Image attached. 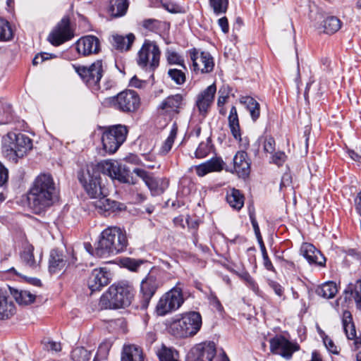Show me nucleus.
I'll list each match as a JSON object with an SVG mask.
<instances>
[{
	"mask_svg": "<svg viewBox=\"0 0 361 361\" xmlns=\"http://www.w3.org/2000/svg\"><path fill=\"white\" fill-rule=\"evenodd\" d=\"M8 178V169L0 162V186L4 185Z\"/></svg>",
	"mask_w": 361,
	"mask_h": 361,
	"instance_id": "52",
	"label": "nucleus"
},
{
	"mask_svg": "<svg viewBox=\"0 0 361 361\" xmlns=\"http://www.w3.org/2000/svg\"><path fill=\"white\" fill-rule=\"evenodd\" d=\"M133 173L136 174L137 176L140 177L145 182L146 185L150 183L153 178L151 173L142 169H135Z\"/></svg>",
	"mask_w": 361,
	"mask_h": 361,
	"instance_id": "48",
	"label": "nucleus"
},
{
	"mask_svg": "<svg viewBox=\"0 0 361 361\" xmlns=\"http://www.w3.org/2000/svg\"><path fill=\"white\" fill-rule=\"evenodd\" d=\"M161 51L156 42L146 39L137 52L136 61L139 66L154 71L159 65Z\"/></svg>",
	"mask_w": 361,
	"mask_h": 361,
	"instance_id": "7",
	"label": "nucleus"
},
{
	"mask_svg": "<svg viewBox=\"0 0 361 361\" xmlns=\"http://www.w3.org/2000/svg\"><path fill=\"white\" fill-rule=\"evenodd\" d=\"M73 361H90V353L82 347L75 348L72 351Z\"/></svg>",
	"mask_w": 361,
	"mask_h": 361,
	"instance_id": "43",
	"label": "nucleus"
},
{
	"mask_svg": "<svg viewBox=\"0 0 361 361\" xmlns=\"http://www.w3.org/2000/svg\"><path fill=\"white\" fill-rule=\"evenodd\" d=\"M251 222L257 239L261 238L259 228L255 219L251 218Z\"/></svg>",
	"mask_w": 361,
	"mask_h": 361,
	"instance_id": "62",
	"label": "nucleus"
},
{
	"mask_svg": "<svg viewBox=\"0 0 361 361\" xmlns=\"http://www.w3.org/2000/svg\"><path fill=\"white\" fill-rule=\"evenodd\" d=\"M344 300L347 302L353 299L358 309L361 310V281L350 283L343 292Z\"/></svg>",
	"mask_w": 361,
	"mask_h": 361,
	"instance_id": "28",
	"label": "nucleus"
},
{
	"mask_svg": "<svg viewBox=\"0 0 361 361\" xmlns=\"http://www.w3.org/2000/svg\"><path fill=\"white\" fill-rule=\"evenodd\" d=\"M168 185V180L163 179H156L153 177L150 183L147 186L150 190L152 195H157L163 193Z\"/></svg>",
	"mask_w": 361,
	"mask_h": 361,
	"instance_id": "39",
	"label": "nucleus"
},
{
	"mask_svg": "<svg viewBox=\"0 0 361 361\" xmlns=\"http://www.w3.org/2000/svg\"><path fill=\"white\" fill-rule=\"evenodd\" d=\"M141 261H137L133 259H127L125 261V266L128 268L130 270L132 271H136L137 269L140 267L141 264Z\"/></svg>",
	"mask_w": 361,
	"mask_h": 361,
	"instance_id": "53",
	"label": "nucleus"
},
{
	"mask_svg": "<svg viewBox=\"0 0 361 361\" xmlns=\"http://www.w3.org/2000/svg\"><path fill=\"white\" fill-rule=\"evenodd\" d=\"M42 257L41 252L35 255L34 247L30 244L25 245L20 252V260L23 264L33 271L39 268Z\"/></svg>",
	"mask_w": 361,
	"mask_h": 361,
	"instance_id": "18",
	"label": "nucleus"
},
{
	"mask_svg": "<svg viewBox=\"0 0 361 361\" xmlns=\"http://www.w3.org/2000/svg\"><path fill=\"white\" fill-rule=\"evenodd\" d=\"M168 75L178 85L183 84L185 81V75L181 70L176 68L169 69Z\"/></svg>",
	"mask_w": 361,
	"mask_h": 361,
	"instance_id": "45",
	"label": "nucleus"
},
{
	"mask_svg": "<svg viewBox=\"0 0 361 361\" xmlns=\"http://www.w3.org/2000/svg\"><path fill=\"white\" fill-rule=\"evenodd\" d=\"M300 254L310 264L322 266L326 262L325 257L310 243H303L300 247Z\"/></svg>",
	"mask_w": 361,
	"mask_h": 361,
	"instance_id": "22",
	"label": "nucleus"
},
{
	"mask_svg": "<svg viewBox=\"0 0 361 361\" xmlns=\"http://www.w3.org/2000/svg\"><path fill=\"white\" fill-rule=\"evenodd\" d=\"M143 27L150 31H156L159 27V22L154 19H147L143 21Z\"/></svg>",
	"mask_w": 361,
	"mask_h": 361,
	"instance_id": "49",
	"label": "nucleus"
},
{
	"mask_svg": "<svg viewBox=\"0 0 361 361\" xmlns=\"http://www.w3.org/2000/svg\"><path fill=\"white\" fill-rule=\"evenodd\" d=\"M109 100L112 106L123 112L135 111L140 104L138 94L133 90L123 91Z\"/></svg>",
	"mask_w": 361,
	"mask_h": 361,
	"instance_id": "10",
	"label": "nucleus"
},
{
	"mask_svg": "<svg viewBox=\"0 0 361 361\" xmlns=\"http://www.w3.org/2000/svg\"><path fill=\"white\" fill-rule=\"evenodd\" d=\"M16 301L19 305H27L35 301V295L27 290H11Z\"/></svg>",
	"mask_w": 361,
	"mask_h": 361,
	"instance_id": "36",
	"label": "nucleus"
},
{
	"mask_svg": "<svg viewBox=\"0 0 361 361\" xmlns=\"http://www.w3.org/2000/svg\"><path fill=\"white\" fill-rule=\"evenodd\" d=\"M56 198V190L52 177L41 174L35 179L30 189L28 200L35 213H40L53 204Z\"/></svg>",
	"mask_w": 361,
	"mask_h": 361,
	"instance_id": "2",
	"label": "nucleus"
},
{
	"mask_svg": "<svg viewBox=\"0 0 361 361\" xmlns=\"http://www.w3.org/2000/svg\"><path fill=\"white\" fill-rule=\"evenodd\" d=\"M73 37L68 18H63L54 27L48 37V40L55 46L70 40Z\"/></svg>",
	"mask_w": 361,
	"mask_h": 361,
	"instance_id": "14",
	"label": "nucleus"
},
{
	"mask_svg": "<svg viewBox=\"0 0 361 361\" xmlns=\"http://www.w3.org/2000/svg\"><path fill=\"white\" fill-rule=\"evenodd\" d=\"M121 361H144L142 349L135 345H126L123 348Z\"/></svg>",
	"mask_w": 361,
	"mask_h": 361,
	"instance_id": "30",
	"label": "nucleus"
},
{
	"mask_svg": "<svg viewBox=\"0 0 361 361\" xmlns=\"http://www.w3.org/2000/svg\"><path fill=\"white\" fill-rule=\"evenodd\" d=\"M219 25L224 33L228 32V20L226 17H223L219 20Z\"/></svg>",
	"mask_w": 361,
	"mask_h": 361,
	"instance_id": "59",
	"label": "nucleus"
},
{
	"mask_svg": "<svg viewBox=\"0 0 361 361\" xmlns=\"http://www.w3.org/2000/svg\"><path fill=\"white\" fill-rule=\"evenodd\" d=\"M157 355L160 361H178V352L166 346L161 347Z\"/></svg>",
	"mask_w": 361,
	"mask_h": 361,
	"instance_id": "41",
	"label": "nucleus"
},
{
	"mask_svg": "<svg viewBox=\"0 0 361 361\" xmlns=\"http://www.w3.org/2000/svg\"><path fill=\"white\" fill-rule=\"evenodd\" d=\"M183 302L182 289L176 286L159 298L156 306V312L159 316L166 315L178 310Z\"/></svg>",
	"mask_w": 361,
	"mask_h": 361,
	"instance_id": "8",
	"label": "nucleus"
},
{
	"mask_svg": "<svg viewBox=\"0 0 361 361\" xmlns=\"http://www.w3.org/2000/svg\"><path fill=\"white\" fill-rule=\"evenodd\" d=\"M226 200L229 205L237 210L240 209L244 204V196L235 188H232L228 192Z\"/></svg>",
	"mask_w": 361,
	"mask_h": 361,
	"instance_id": "35",
	"label": "nucleus"
},
{
	"mask_svg": "<svg viewBox=\"0 0 361 361\" xmlns=\"http://www.w3.org/2000/svg\"><path fill=\"white\" fill-rule=\"evenodd\" d=\"M343 325L346 336L349 340H353L355 349L361 346V337L357 336L354 324L352 321V315L350 312L344 311L343 314Z\"/></svg>",
	"mask_w": 361,
	"mask_h": 361,
	"instance_id": "23",
	"label": "nucleus"
},
{
	"mask_svg": "<svg viewBox=\"0 0 361 361\" xmlns=\"http://www.w3.org/2000/svg\"><path fill=\"white\" fill-rule=\"evenodd\" d=\"M109 283V274L104 269H94L87 281V286L92 292L99 290Z\"/></svg>",
	"mask_w": 361,
	"mask_h": 361,
	"instance_id": "20",
	"label": "nucleus"
},
{
	"mask_svg": "<svg viewBox=\"0 0 361 361\" xmlns=\"http://www.w3.org/2000/svg\"><path fill=\"white\" fill-rule=\"evenodd\" d=\"M75 262V257L73 256L71 261H68L61 251L51 250L49 261V270L51 273H57L62 270L66 265Z\"/></svg>",
	"mask_w": 361,
	"mask_h": 361,
	"instance_id": "21",
	"label": "nucleus"
},
{
	"mask_svg": "<svg viewBox=\"0 0 361 361\" xmlns=\"http://www.w3.org/2000/svg\"><path fill=\"white\" fill-rule=\"evenodd\" d=\"M75 45L78 52L83 56L97 54L100 49L99 40L93 35L81 37L78 40Z\"/></svg>",
	"mask_w": 361,
	"mask_h": 361,
	"instance_id": "17",
	"label": "nucleus"
},
{
	"mask_svg": "<svg viewBox=\"0 0 361 361\" xmlns=\"http://www.w3.org/2000/svg\"><path fill=\"white\" fill-rule=\"evenodd\" d=\"M190 59L192 61L193 69L196 72L207 73L212 71L214 63L209 52L198 51L193 49L190 51Z\"/></svg>",
	"mask_w": 361,
	"mask_h": 361,
	"instance_id": "15",
	"label": "nucleus"
},
{
	"mask_svg": "<svg viewBox=\"0 0 361 361\" xmlns=\"http://www.w3.org/2000/svg\"><path fill=\"white\" fill-rule=\"evenodd\" d=\"M128 245L126 233L114 226L104 230L95 247V255L106 257L123 252Z\"/></svg>",
	"mask_w": 361,
	"mask_h": 361,
	"instance_id": "3",
	"label": "nucleus"
},
{
	"mask_svg": "<svg viewBox=\"0 0 361 361\" xmlns=\"http://www.w3.org/2000/svg\"><path fill=\"white\" fill-rule=\"evenodd\" d=\"M102 173L122 183L133 185L136 183V180L130 176L129 171L116 161H106L98 165H87L81 171L78 178L91 198L97 199L102 196H107L108 189L101 176Z\"/></svg>",
	"mask_w": 361,
	"mask_h": 361,
	"instance_id": "1",
	"label": "nucleus"
},
{
	"mask_svg": "<svg viewBox=\"0 0 361 361\" xmlns=\"http://www.w3.org/2000/svg\"><path fill=\"white\" fill-rule=\"evenodd\" d=\"M355 202L357 209L361 212V191L357 193Z\"/></svg>",
	"mask_w": 361,
	"mask_h": 361,
	"instance_id": "64",
	"label": "nucleus"
},
{
	"mask_svg": "<svg viewBox=\"0 0 361 361\" xmlns=\"http://www.w3.org/2000/svg\"><path fill=\"white\" fill-rule=\"evenodd\" d=\"M264 259V265L268 270H272L273 269V265L270 261V259L268 257V255L263 257Z\"/></svg>",
	"mask_w": 361,
	"mask_h": 361,
	"instance_id": "63",
	"label": "nucleus"
},
{
	"mask_svg": "<svg viewBox=\"0 0 361 361\" xmlns=\"http://www.w3.org/2000/svg\"><path fill=\"white\" fill-rule=\"evenodd\" d=\"M270 350L272 353L281 355L286 360L291 359L293 354L299 350V345L289 341L282 336L272 338L269 341Z\"/></svg>",
	"mask_w": 361,
	"mask_h": 361,
	"instance_id": "12",
	"label": "nucleus"
},
{
	"mask_svg": "<svg viewBox=\"0 0 361 361\" xmlns=\"http://www.w3.org/2000/svg\"><path fill=\"white\" fill-rule=\"evenodd\" d=\"M228 124L231 133L234 138L238 140L239 142H242L239 126V120L237 114V110L235 106H232L230 110V114L228 116Z\"/></svg>",
	"mask_w": 361,
	"mask_h": 361,
	"instance_id": "32",
	"label": "nucleus"
},
{
	"mask_svg": "<svg viewBox=\"0 0 361 361\" xmlns=\"http://www.w3.org/2000/svg\"><path fill=\"white\" fill-rule=\"evenodd\" d=\"M201 326L200 314L190 312L173 317L169 325V331L177 338H188L195 336Z\"/></svg>",
	"mask_w": 361,
	"mask_h": 361,
	"instance_id": "4",
	"label": "nucleus"
},
{
	"mask_svg": "<svg viewBox=\"0 0 361 361\" xmlns=\"http://www.w3.org/2000/svg\"><path fill=\"white\" fill-rule=\"evenodd\" d=\"M164 7L169 12L172 13H177L181 12V8L173 3H166L164 4Z\"/></svg>",
	"mask_w": 361,
	"mask_h": 361,
	"instance_id": "56",
	"label": "nucleus"
},
{
	"mask_svg": "<svg viewBox=\"0 0 361 361\" xmlns=\"http://www.w3.org/2000/svg\"><path fill=\"white\" fill-rule=\"evenodd\" d=\"M161 283L159 277L154 274L153 272L149 273L140 284V292L145 302L149 303L151 298L155 294L157 290L161 286Z\"/></svg>",
	"mask_w": 361,
	"mask_h": 361,
	"instance_id": "16",
	"label": "nucleus"
},
{
	"mask_svg": "<svg viewBox=\"0 0 361 361\" xmlns=\"http://www.w3.org/2000/svg\"><path fill=\"white\" fill-rule=\"evenodd\" d=\"M75 71L80 75L82 79L90 87L99 88V82L102 78L103 67L102 61H97L90 66H73Z\"/></svg>",
	"mask_w": 361,
	"mask_h": 361,
	"instance_id": "11",
	"label": "nucleus"
},
{
	"mask_svg": "<svg viewBox=\"0 0 361 361\" xmlns=\"http://www.w3.org/2000/svg\"><path fill=\"white\" fill-rule=\"evenodd\" d=\"M177 131H178V127H177L176 124H173L168 137L163 142V144L161 145V146L160 147V149H159L160 154L166 155L171 149L173 144L174 142V140L176 137Z\"/></svg>",
	"mask_w": 361,
	"mask_h": 361,
	"instance_id": "38",
	"label": "nucleus"
},
{
	"mask_svg": "<svg viewBox=\"0 0 361 361\" xmlns=\"http://www.w3.org/2000/svg\"><path fill=\"white\" fill-rule=\"evenodd\" d=\"M286 159V155L283 152H277L272 156V161L278 166H281Z\"/></svg>",
	"mask_w": 361,
	"mask_h": 361,
	"instance_id": "50",
	"label": "nucleus"
},
{
	"mask_svg": "<svg viewBox=\"0 0 361 361\" xmlns=\"http://www.w3.org/2000/svg\"><path fill=\"white\" fill-rule=\"evenodd\" d=\"M216 91V85L212 84L198 94L196 105L202 115L205 116L207 113L213 103Z\"/></svg>",
	"mask_w": 361,
	"mask_h": 361,
	"instance_id": "19",
	"label": "nucleus"
},
{
	"mask_svg": "<svg viewBox=\"0 0 361 361\" xmlns=\"http://www.w3.org/2000/svg\"><path fill=\"white\" fill-rule=\"evenodd\" d=\"M128 7L127 0H110L109 13L113 17L123 16Z\"/></svg>",
	"mask_w": 361,
	"mask_h": 361,
	"instance_id": "34",
	"label": "nucleus"
},
{
	"mask_svg": "<svg viewBox=\"0 0 361 361\" xmlns=\"http://www.w3.org/2000/svg\"><path fill=\"white\" fill-rule=\"evenodd\" d=\"M337 292L336 284L331 281L322 284L317 289V293L324 298H332Z\"/></svg>",
	"mask_w": 361,
	"mask_h": 361,
	"instance_id": "37",
	"label": "nucleus"
},
{
	"mask_svg": "<svg viewBox=\"0 0 361 361\" xmlns=\"http://www.w3.org/2000/svg\"><path fill=\"white\" fill-rule=\"evenodd\" d=\"M216 355L214 342H203L195 345L187 355V361H212Z\"/></svg>",
	"mask_w": 361,
	"mask_h": 361,
	"instance_id": "13",
	"label": "nucleus"
},
{
	"mask_svg": "<svg viewBox=\"0 0 361 361\" xmlns=\"http://www.w3.org/2000/svg\"><path fill=\"white\" fill-rule=\"evenodd\" d=\"M134 40L135 36L133 34L126 36L115 35L112 36L111 42L116 49L123 51L129 50Z\"/></svg>",
	"mask_w": 361,
	"mask_h": 361,
	"instance_id": "31",
	"label": "nucleus"
},
{
	"mask_svg": "<svg viewBox=\"0 0 361 361\" xmlns=\"http://www.w3.org/2000/svg\"><path fill=\"white\" fill-rule=\"evenodd\" d=\"M133 298L130 286L118 284L111 286L100 298L99 305L105 309H118L128 306Z\"/></svg>",
	"mask_w": 361,
	"mask_h": 361,
	"instance_id": "6",
	"label": "nucleus"
},
{
	"mask_svg": "<svg viewBox=\"0 0 361 361\" xmlns=\"http://www.w3.org/2000/svg\"><path fill=\"white\" fill-rule=\"evenodd\" d=\"M233 169L239 177L247 176L250 171V164L247 154L244 151L238 152L233 158Z\"/></svg>",
	"mask_w": 361,
	"mask_h": 361,
	"instance_id": "24",
	"label": "nucleus"
},
{
	"mask_svg": "<svg viewBox=\"0 0 361 361\" xmlns=\"http://www.w3.org/2000/svg\"><path fill=\"white\" fill-rule=\"evenodd\" d=\"M275 149V140L273 137H267L264 143V149L267 152L272 153Z\"/></svg>",
	"mask_w": 361,
	"mask_h": 361,
	"instance_id": "51",
	"label": "nucleus"
},
{
	"mask_svg": "<svg viewBox=\"0 0 361 361\" xmlns=\"http://www.w3.org/2000/svg\"><path fill=\"white\" fill-rule=\"evenodd\" d=\"M291 183V176L290 173H286L283 175L280 183V189L289 186Z\"/></svg>",
	"mask_w": 361,
	"mask_h": 361,
	"instance_id": "55",
	"label": "nucleus"
},
{
	"mask_svg": "<svg viewBox=\"0 0 361 361\" xmlns=\"http://www.w3.org/2000/svg\"><path fill=\"white\" fill-rule=\"evenodd\" d=\"M324 343L326 347V348L331 352L332 353L337 354L338 350L336 345L334 344L333 341L329 338H324Z\"/></svg>",
	"mask_w": 361,
	"mask_h": 361,
	"instance_id": "54",
	"label": "nucleus"
},
{
	"mask_svg": "<svg viewBox=\"0 0 361 361\" xmlns=\"http://www.w3.org/2000/svg\"><path fill=\"white\" fill-rule=\"evenodd\" d=\"M240 102L249 111L252 119L254 121H257L260 115L259 104L251 97H242Z\"/></svg>",
	"mask_w": 361,
	"mask_h": 361,
	"instance_id": "33",
	"label": "nucleus"
},
{
	"mask_svg": "<svg viewBox=\"0 0 361 361\" xmlns=\"http://www.w3.org/2000/svg\"><path fill=\"white\" fill-rule=\"evenodd\" d=\"M16 313V307L6 292L0 290V319H8Z\"/></svg>",
	"mask_w": 361,
	"mask_h": 361,
	"instance_id": "25",
	"label": "nucleus"
},
{
	"mask_svg": "<svg viewBox=\"0 0 361 361\" xmlns=\"http://www.w3.org/2000/svg\"><path fill=\"white\" fill-rule=\"evenodd\" d=\"M128 130L122 125L114 126L103 133L102 141L106 152L114 153L125 141Z\"/></svg>",
	"mask_w": 361,
	"mask_h": 361,
	"instance_id": "9",
	"label": "nucleus"
},
{
	"mask_svg": "<svg viewBox=\"0 0 361 361\" xmlns=\"http://www.w3.org/2000/svg\"><path fill=\"white\" fill-rule=\"evenodd\" d=\"M270 286L277 295L280 297L283 295V289L280 284L275 282H271Z\"/></svg>",
	"mask_w": 361,
	"mask_h": 361,
	"instance_id": "58",
	"label": "nucleus"
},
{
	"mask_svg": "<svg viewBox=\"0 0 361 361\" xmlns=\"http://www.w3.org/2000/svg\"><path fill=\"white\" fill-rule=\"evenodd\" d=\"M12 37L13 32L8 22L0 18V40L8 41Z\"/></svg>",
	"mask_w": 361,
	"mask_h": 361,
	"instance_id": "42",
	"label": "nucleus"
},
{
	"mask_svg": "<svg viewBox=\"0 0 361 361\" xmlns=\"http://www.w3.org/2000/svg\"><path fill=\"white\" fill-rule=\"evenodd\" d=\"M47 348L49 350L57 352L61 350V344L59 343L51 341L48 343Z\"/></svg>",
	"mask_w": 361,
	"mask_h": 361,
	"instance_id": "61",
	"label": "nucleus"
},
{
	"mask_svg": "<svg viewBox=\"0 0 361 361\" xmlns=\"http://www.w3.org/2000/svg\"><path fill=\"white\" fill-rule=\"evenodd\" d=\"M182 105L183 97L180 94H175L168 97L160 105V109L164 113L172 115L178 114Z\"/></svg>",
	"mask_w": 361,
	"mask_h": 361,
	"instance_id": "26",
	"label": "nucleus"
},
{
	"mask_svg": "<svg viewBox=\"0 0 361 361\" xmlns=\"http://www.w3.org/2000/svg\"><path fill=\"white\" fill-rule=\"evenodd\" d=\"M323 26L326 33L333 34L340 30L341 22L337 17L329 16L324 20Z\"/></svg>",
	"mask_w": 361,
	"mask_h": 361,
	"instance_id": "40",
	"label": "nucleus"
},
{
	"mask_svg": "<svg viewBox=\"0 0 361 361\" xmlns=\"http://www.w3.org/2000/svg\"><path fill=\"white\" fill-rule=\"evenodd\" d=\"M106 197V196H102L97 198V200L94 202L95 207L99 213L107 215L109 214L110 212L121 209V204L116 201L111 200Z\"/></svg>",
	"mask_w": 361,
	"mask_h": 361,
	"instance_id": "27",
	"label": "nucleus"
},
{
	"mask_svg": "<svg viewBox=\"0 0 361 361\" xmlns=\"http://www.w3.org/2000/svg\"><path fill=\"white\" fill-rule=\"evenodd\" d=\"M242 278L244 279L245 281H246L250 285V286L252 289L255 288V286H256L255 283L253 281V279H252V277L247 273L243 274L242 275Z\"/></svg>",
	"mask_w": 361,
	"mask_h": 361,
	"instance_id": "60",
	"label": "nucleus"
},
{
	"mask_svg": "<svg viewBox=\"0 0 361 361\" xmlns=\"http://www.w3.org/2000/svg\"><path fill=\"white\" fill-rule=\"evenodd\" d=\"M32 148L31 139L24 134L9 133L3 138L2 152L11 162L17 163Z\"/></svg>",
	"mask_w": 361,
	"mask_h": 361,
	"instance_id": "5",
	"label": "nucleus"
},
{
	"mask_svg": "<svg viewBox=\"0 0 361 361\" xmlns=\"http://www.w3.org/2000/svg\"><path fill=\"white\" fill-rule=\"evenodd\" d=\"M49 56H51V55L47 53H43L41 54L36 55L32 61L33 65L36 66V65L43 62L44 60L48 59Z\"/></svg>",
	"mask_w": 361,
	"mask_h": 361,
	"instance_id": "57",
	"label": "nucleus"
},
{
	"mask_svg": "<svg viewBox=\"0 0 361 361\" xmlns=\"http://www.w3.org/2000/svg\"><path fill=\"white\" fill-rule=\"evenodd\" d=\"M209 138H207L205 142H202L195 152V157L197 158H203L206 157L211 150V145L209 143Z\"/></svg>",
	"mask_w": 361,
	"mask_h": 361,
	"instance_id": "46",
	"label": "nucleus"
},
{
	"mask_svg": "<svg viewBox=\"0 0 361 361\" xmlns=\"http://www.w3.org/2000/svg\"><path fill=\"white\" fill-rule=\"evenodd\" d=\"M209 4L214 12L219 15L226 13L228 8V0H209Z\"/></svg>",
	"mask_w": 361,
	"mask_h": 361,
	"instance_id": "44",
	"label": "nucleus"
},
{
	"mask_svg": "<svg viewBox=\"0 0 361 361\" xmlns=\"http://www.w3.org/2000/svg\"><path fill=\"white\" fill-rule=\"evenodd\" d=\"M166 54L167 61L170 64H178L183 66V59L176 52L168 50Z\"/></svg>",
	"mask_w": 361,
	"mask_h": 361,
	"instance_id": "47",
	"label": "nucleus"
},
{
	"mask_svg": "<svg viewBox=\"0 0 361 361\" xmlns=\"http://www.w3.org/2000/svg\"><path fill=\"white\" fill-rule=\"evenodd\" d=\"M222 169L223 161L219 158L212 159L195 166L196 173L199 176H204L211 172L220 171Z\"/></svg>",
	"mask_w": 361,
	"mask_h": 361,
	"instance_id": "29",
	"label": "nucleus"
}]
</instances>
